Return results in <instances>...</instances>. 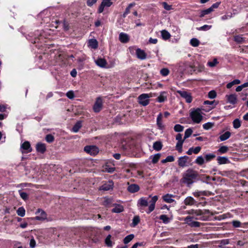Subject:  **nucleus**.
Wrapping results in <instances>:
<instances>
[{"label": "nucleus", "instance_id": "nucleus-1", "mask_svg": "<svg viewBox=\"0 0 248 248\" xmlns=\"http://www.w3.org/2000/svg\"><path fill=\"white\" fill-rule=\"evenodd\" d=\"M198 176L197 172L191 169L187 170L183 175V182L188 186L193 183Z\"/></svg>", "mask_w": 248, "mask_h": 248}, {"label": "nucleus", "instance_id": "nucleus-2", "mask_svg": "<svg viewBox=\"0 0 248 248\" xmlns=\"http://www.w3.org/2000/svg\"><path fill=\"white\" fill-rule=\"evenodd\" d=\"M210 215V212L208 210H195L193 218L195 219L206 221L208 219Z\"/></svg>", "mask_w": 248, "mask_h": 248}, {"label": "nucleus", "instance_id": "nucleus-3", "mask_svg": "<svg viewBox=\"0 0 248 248\" xmlns=\"http://www.w3.org/2000/svg\"><path fill=\"white\" fill-rule=\"evenodd\" d=\"M190 116L193 122L196 124L200 123L203 118L202 109L200 108L192 110L190 113Z\"/></svg>", "mask_w": 248, "mask_h": 248}, {"label": "nucleus", "instance_id": "nucleus-4", "mask_svg": "<svg viewBox=\"0 0 248 248\" xmlns=\"http://www.w3.org/2000/svg\"><path fill=\"white\" fill-rule=\"evenodd\" d=\"M152 97V93H142L138 97L139 103L143 106L149 103V98Z\"/></svg>", "mask_w": 248, "mask_h": 248}, {"label": "nucleus", "instance_id": "nucleus-5", "mask_svg": "<svg viewBox=\"0 0 248 248\" xmlns=\"http://www.w3.org/2000/svg\"><path fill=\"white\" fill-rule=\"evenodd\" d=\"M103 108V100L101 97H98L96 99L93 106V110L95 112H100Z\"/></svg>", "mask_w": 248, "mask_h": 248}, {"label": "nucleus", "instance_id": "nucleus-6", "mask_svg": "<svg viewBox=\"0 0 248 248\" xmlns=\"http://www.w3.org/2000/svg\"><path fill=\"white\" fill-rule=\"evenodd\" d=\"M148 205V200L145 197L140 198L137 202V206L141 212H143V208L147 207Z\"/></svg>", "mask_w": 248, "mask_h": 248}, {"label": "nucleus", "instance_id": "nucleus-7", "mask_svg": "<svg viewBox=\"0 0 248 248\" xmlns=\"http://www.w3.org/2000/svg\"><path fill=\"white\" fill-rule=\"evenodd\" d=\"M20 150L23 154L29 153L32 151L30 142L28 141L24 142L21 144Z\"/></svg>", "mask_w": 248, "mask_h": 248}, {"label": "nucleus", "instance_id": "nucleus-8", "mask_svg": "<svg viewBox=\"0 0 248 248\" xmlns=\"http://www.w3.org/2000/svg\"><path fill=\"white\" fill-rule=\"evenodd\" d=\"M84 151L91 155H95L98 153V148L95 146H86L84 147Z\"/></svg>", "mask_w": 248, "mask_h": 248}, {"label": "nucleus", "instance_id": "nucleus-9", "mask_svg": "<svg viewBox=\"0 0 248 248\" xmlns=\"http://www.w3.org/2000/svg\"><path fill=\"white\" fill-rule=\"evenodd\" d=\"M158 200L157 196H154L152 198L151 200L150 201V205L148 207V209L146 211L147 214H150L152 212L155 208V204L156 201Z\"/></svg>", "mask_w": 248, "mask_h": 248}, {"label": "nucleus", "instance_id": "nucleus-10", "mask_svg": "<svg viewBox=\"0 0 248 248\" xmlns=\"http://www.w3.org/2000/svg\"><path fill=\"white\" fill-rule=\"evenodd\" d=\"M177 93L183 98H185L187 103H191L192 97L189 93L185 91H177Z\"/></svg>", "mask_w": 248, "mask_h": 248}, {"label": "nucleus", "instance_id": "nucleus-11", "mask_svg": "<svg viewBox=\"0 0 248 248\" xmlns=\"http://www.w3.org/2000/svg\"><path fill=\"white\" fill-rule=\"evenodd\" d=\"M111 0H103L101 5L98 8V13H102L105 7H110L112 4V2L111 1Z\"/></svg>", "mask_w": 248, "mask_h": 248}, {"label": "nucleus", "instance_id": "nucleus-12", "mask_svg": "<svg viewBox=\"0 0 248 248\" xmlns=\"http://www.w3.org/2000/svg\"><path fill=\"white\" fill-rule=\"evenodd\" d=\"M36 214H39L35 217V219L37 220H44L46 218V213L40 209H38L36 213Z\"/></svg>", "mask_w": 248, "mask_h": 248}, {"label": "nucleus", "instance_id": "nucleus-13", "mask_svg": "<svg viewBox=\"0 0 248 248\" xmlns=\"http://www.w3.org/2000/svg\"><path fill=\"white\" fill-rule=\"evenodd\" d=\"M189 157L185 155L184 156L180 157L178 158V163L180 167H184L187 166L188 163V159Z\"/></svg>", "mask_w": 248, "mask_h": 248}, {"label": "nucleus", "instance_id": "nucleus-14", "mask_svg": "<svg viewBox=\"0 0 248 248\" xmlns=\"http://www.w3.org/2000/svg\"><path fill=\"white\" fill-rule=\"evenodd\" d=\"M136 54L138 59L140 60H144L146 58V54L144 50L140 48H136Z\"/></svg>", "mask_w": 248, "mask_h": 248}, {"label": "nucleus", "instance_id": "nucleus-15", "mask_svg": "<svg viewBox=\"0 0 248 248\" xmlns=\"http://www.w3.org/2000/svg\"><path fill=\"white\" fill-rule=\"evenodd\" d=\"M168 93L166 92L163 91L160 93L159 95L156 99L158 102L162 103L165 102L167 99Z\"/></svg>", "mask_w": 248, "mask_h": 248}, {"label": "nucleus", "instance_id": "nucleus-16", "mask_svg": "<svg viewBox=\"0 0 248 248\" xmlns=\"http://www.w3.org/2000/svg\"><path fill=\"white\" fill-rule=\"evenodd\" d=\"M162 115L161 113H160L157 117L156 119V124L158 127V128L159 130H163L164 129V125L162 123Z\"/></svg>", "mask_w": 248, "mask_h": 248}, {"label": "nucleus", "instance_id": "nucleus-17", "mask_svg": "<svg viewBox=\"0 0 248 248\" xmlns=\"http://www.w3.org/2000/svg\"><path fill=\"white\" fill-rule=\"evenodd\" d=\"M113 186V183L112 181H109L102 186L100 188L101 190H109L112 188Z\"/></svg>", "mask_w": 248, "mask_h": 248}, {"label": "nucleus", "instance_id": "nucleus-18", "mask_svg": "<svg viewBox=\"0 0 248 248\" xmlns=\"http://www.w3.org/2000/svg\"><path fill=\"white\" fill-rule=\"evenodd\" d=\"M226 98L228 102L232 104H235L237 102V96L234 94L226 95Z\"/></svg>", "mask_w": 248, "mask_h": 248}, {"label": "nucleus", "instance_id": "nucleus-19", "mask_svg": "<svg viewBox=\"0 0 248 248\" xmlns=\"http://www.w3.org/2000/svg\"><path fill=\"white\" fill-rule=\"evenodd\" d=\"M140 189L139 186L137 184H131L129 185L127 187V190L130 193H135L138 191Z\"/></svg>", "mask_w": 248, "mask_h": 248}, {"label": "nucleus", "instance_id": "nucleus-20", "mask_svg": "<svg viewBox=\"0 0 248 248\" xmlns=\"http://www.w3.org/2000/svg\"><path fill=\"white\" fill-rule=\"evenodd\" d=\"M173 197H174L173 195L167 194L164 195L162 198L165 202L170 203L174 202V200L173 199Z\"/></svg>", "mask_w": 248, "mask_h": 248}, {"label": "nucleus", "instance_id": "nucleus-21", "mask_svg": "<svg viewBox=\"0 0 248 248\" xmlns=\"http://www.w3.org/2000/svg\"><path fill=\"white\" fill-rule=\"evenodd\" d=\"M119 38L120 41L123 43H127L129 39L128 35L126 33L123 32L120 33Z\"/></svg>", "mask_w": 248, "mask_h": 248}, {"label": "nucleus", "instance_id": "nucleus-22", "mask_svg": "<svg viewBox=\"0 0 248 248\" xmlns=\"http://www.w3.org/2000/svg\"><path fill=\"white\" fill-rule=\"evenodd\" d=\"M88 45L92 48L96 49L98 47V42L96 39H91L88 41Z\"/></svg>", "mask_w": 248, "mask_h": 248}, {"label": "nucleus", "instance_id": "nucleus-23", "mask_svg": "<svg viewBox=\"0 0 248 248\" xmlns=\"http://www.w3.org/2000/svg\"><path fill=\"white\" fill-rule=\"evenodd\" d=\"M201 150V147L200 146H197L195 148H190L186 152V154L188 155H191L193 153L195 154H198Z\"/></svg>", "mask_w": 248, "mask_h": 248}, {"label": "nucleus", "instance_id": "nucleus-24", "mask_svg": "<svg viewBox=\"0 0 248 248\" xmlns=\"http://www.w3.org/2000/svg\"><path fill=\"white\" fill-rule=\"evenodd\" d=\"M217 163L221 164H228L230 162L228 157L225 156H218L217 158Z\"/></svg>", "mask_w": 248, "mask_h": 248}, {"label": "nucleus", "instance_id": "nucleus-25", "mask_svg": "<svg viewBox=\"0 0 248 248\" xmlns=\"http://www.w3.org/2000/svg\"><path fill=\"white\" fill-rule=\"evenodd\" d=\"M36 148L37 151L42 154H43L46 150L45 144L42 143H37Z\"/></svg>", "mask_w": 248, "mask_h": 248}, {"label": "nucleus", "instance_id": "nucleus-26", "mask_svg": "<svg viewBox=\"0 0 248 248\" xmlns=\"http://www.w3.org/2000/svg\"><path fill=\"white\" fill-rule=\"evenodd\" d=\"M196 202L195 200L192 197H187L184 200V203L186 205H192Z\"/></svg>", "mask_w": 248, "mask_h": 248}, {"label": "nucleus", "instance_id": "nucleus-27", "mask_svg": "<svg viewBox=\"0 0 248 248\" xmlns=\"http://www.w3.org/2000/svg\"><path fill=\"white\" fill-rule=\"evenodd\" d=\"M95 63L100 67H105L107 64V62L104 59L99 58L95 61Z\"/></svg>", "mask_w": 248, "mask_h": 248}, {"label": "nucleus", "instance_id": "nucleus-28", "mask_svg": "<svg viewBox=\"0 0 248 248\" xmlns=\"http://www.w3.org/2000/svg\"><path fill=\"white\" fill-rule=\"evenodd\" d=\"M124 211V207L121 205H116L112 209V212L114 213H121Z\"/></svg>", "mask_w": 248, "mask_h": 248}, {"label": "nucleus", "instance_id": "nucleus-29", "mask_svg": "<svg viewBox=\"0 0 248 248\" xmlns=\"http://www.w3.org/2000/svg\"><path fill=\"white\" fill-rule=\"evenodd\" d=\"M162 148V144L160 141H157L154 143L153 144V148L154 150L159 151Z\"/></svg>", "mask_w": 248, "mask_h": 248}, {"label": "nucleus", "instance_id": "nucleus-30", "mask_svg": "<svg viewBox=\"0 0 248 248\" xmlns=\"http://www.w3.org/2000/svg\"><path fill=\"white\" fill-rule=\"evenodd\" d=\"M161 156L160 154H156L150 156V158L152 159V162L153 164L156 163Z\"/></svg>", "mask_w": 248, "mask_h": 248}, {"label": "nucleus", "instance_id": "nucleus-31", "mask_svg": "<svg viewBox=\"0 0 248 248\" xmlns=\"http://www.w3.org/2000/svg\"><path fill=\"white\" fill-rule=\"evenodd\" d=\"M231 136V133L229 131L225 132L222 135H220L219 139L221 141H224L228 139Z\"/></svg>", "mask_w": 248, "mask_h": 248}, {"label": "nucleus", "instance_id": "nucleus-32", "mask_svg": "<svg viewBox=\"0 0 248 248\" xmlns=\"http://www.w3.org/2000/svg\"><path fill=\"white\" fill-rule=\"evenodd\" d=\"M162 38L164 40L169 39L170 37V33L166 30H163L161 32Z\"/></svg>", "mask_w": 248, "mask_h": 248}, {"label": "nucleus", "instance_id": "nucleus-33", "mask_svg": "<svg viewBox=\"0 0 248 248\" xmlns=\"http://www.w3.org/2000/svg\"><path fill=\"white\" fill-rule=\"evenodd\" d=\"M81 126V122L80 121H78L73 127L72 131L75 133L78 132Z\"/></svg>", "mask_w": 248, "mask_h": 248}, {"label": "nucleus", "instance_id": "nucleus-34", "mask_svg": "<svg viewBox=\"0 0 248 248\" xmlns=\"http://www.w3.org/2000/svg\"><path fill=\"white\" fill-rule=\"evenodd\" d=\"M140 221V218L139 217L137 216H135L132 219V222L131 226L133 227H134L139 224Z\"/></svg>", "mask_w": 248, "mask_h": 248}, {"label": "nucleus", "instance_id": "nucleus-35", "mask_svg": "<svg viewBox=\"0 0 248 248\" xmlns=\"http://www.w3.org/2000/svg\"><path fill=\"white\" fill-rule=\"evenodd\" d=\"M17 214L21 217H23L25 215V210L24 207H20L16 211Z\"/></svg>", "mask_w": 248, "mask_h": 248}, {"label": "nucleus", "instance_id": "nucleus-36", "mask_svg": "<svg viewBox=\"0 0 248 248\" xmlns=\"http://www.w3.org/2000/svg\"><path fill=\"white\" fill-rule=\"evenodd\" d=\"M134 237V235L133 234H129L127 236H126L124 239V243L125 244H127L128 243H129Z\"/></svg>", "mask_w": 248, "mask_h": 248}, {"label": "nucleus", "instance_id": "nucleus-37", "mask_svg": "<svg viewBox=\"0 0 248 248\" xmlns=\"http://www.w3.org/2000/svg\"><path fill=\"white\" fill-rule=\"evenodd\" d=\"M135 5V3H132L128 5L127 7L126 8L125 12L123 14V16L125 17L127 14L130 13V9Z\"/></svg>", "mask_w": 248, "mask_h": 248}, {"label": "nucleus", "instance_id": "nucleus-38", "mask_svg": "<svg viewBox=\"0 0 248 248\" xmlns=\"http://www.w3.org/2000/svg\"><path fill=\"white\" fill-rule=\"evenodd\" d=\"M195 162L199 165H202L204 163V159L202 156H199L195 160Z\"/></svg>", "mask_w": 248, "mask_h": 248}, {"label": "nucleus", "instance_id": "nucleus-39", "mask_svg": "<svg viewBox=\"0 0 248 248\" xmlns=\"http://www.w3.org/2000/svg\"><path fill=\"white\" fill-rule=\"evenodd\" d=\"M190 44L192 46L197 47L199 45L200 42L197 39L194 38L190 40Z\"/></svg>", "mask_w": 248, "mask_h": 248}, {"label": "nucleus", "instance_id": "nucleus-40", "mask_svg": "<svg viewBox=\"0 0 248 248\" xmlns=\"http://www.w3.org/2000/svg\"><path fill=\"white\" fill-rule=\"evenodd\" d=\"M111 236L109 234L107 236L105 239V243L108 247H111L112 246V243L111 241Z\"/></svg>", "mask_w": 248, "mask_h": 248}, {"label": "nucleus", "instance_id": "nucleus-41", "mask_svg": "<svg viewBox=\"0 0 248 248\" xmlns=\"http://www.w3.org/2000/svg\"><path fill=\"white\" fill-rule=\"evenodd\" d=\"M234 40L237 43H242L244 42V39L241 35H236L234 37Z\"/></svg>", "mask_w": 248, "mask_h": 248}, {"label": "nucleus", "instance_id": "nucleus-42", "mask_svg": "<svg viewBox=\"0 0 248 248\" xmlns=\"http://www.w3.org/2000/svg\"><path fill=\"white\" fill-rule=\"evenodd\" d=\"M159 219L163 222V223L165 224L168 223L170 220L169 218L165 215H162L160 216Z\"/></svg>", "mask_w": 248, "mask_h": 248}, {"label": "nucleus", "instance_id": "nucleus-43", "mask_svg": "<svg viewBox=\"0 0 248 248\" xmlns=\"http://www.w3.org/2000/svg\"><path fill=\"white\" fill-rule=\"evenodd\" d=\"M229 150V148L226 146H221L217 150L218 152L220 154H224L227 153Z\"/></svg>", "mask_w": 248, "mask_h": 248}, {"label": "nucleus", "instance_id": "nucleus-44", "mask_svg": "<svg viewBox=\"0 0 248 248\" xmlns=\"http://www.w3.org/2000/svg\"><path fill=\"white\" fill-rule=\"evenodd\" d=\"M193 130L191 128L187 129L185 132L184 140L189 138L192 134Z\"/></svg>", "mask_w": 248, "mask_h": 248}, {"label": "nucleus", "instance_id": "nucleus-45", "mask_svg": "<svg viewBox=\"0 0 248 248\" xmlns=\"http://www.w3.org/2000/svg\"><path fill=\"white\" fill-rule=\"evenodd\" d=\"M187 225L191 227H199L200 223L198 221H191L190 222H187Z\"/></svg>", "mask_w": 248, "mask_h": 248}, {"label": "nucleus", "instance_id": "nucleus-46", "mask_svg": "<svg viewBox=\"0 0 248 248\" xmlns=\"http://www.w3.org/2000/svg\"><path fill=\"white\" fill-rule=\"evenodd\" d=\"M216 155L214 154H207L205 155V160L206 162H209L214 159Z\"/></svg>", "mask_w": 248, "mask_h": 248}, {"label": "nucleus", "instance_id": "nucleus-47", "mask_svg": "<svg viewBox=\"0 0 248 248\" xmlns=\"http://www.w3.org/2000/svg\"><path fill=\"white\" fill-rule=\"evenodd\" d=\"M233 127L235 129L239 128L241 126L240 121L238 119H235L233 122Z\"/></svg>", "mask_w": 248, "mask_h": 248}, {"label": "nucleus", "instance_id": "nucleus-48", "mask_svg": "<svg viewBox=\"0 0 248 248\" xmlns=\"http://www.w3.org/2000/svg\"><path fill=\"white\" fill-rule=\"evenodd\" d=\"M211 12H212V10L211 8H208L206 10H202L200 15V17H202L205 15L210 14Z\"/></svg>", "mask_w": 248, "mask_h": 248}, {"label": "nucleus", "instance_id": "nucleus-49", "mask_svg": "<svg viewBox=\"0 0 248 248\" xmlns=\"http://www.w3.org/2000/svg\"><path fill=\"white\" fill-rule=\"evenodd\" d=\"M184 142H182L181 141H177V143L176 145V149L179 152L182 153V147Z\"/></svg>", "mask_w": 248, "mask_h": 248}, {"label": "nucleus", "instance_id": "nucleus-50", "mask_svg": "<svg viewBox=\"0 0 248 248\" xmlns=\"http://www.w3.org/2000/svg\"><path fill=\"white\" fill-rule=\"evenodd\" d=\"M174 160V158L172 155L168 156L165 159L161 161L162 163H165L168 162H172Z\"/></svg>", "mask_w": 248, "mask_h": 248}, {"label": "nucleus", "instance_id": "nucleus-51", "mask_svg": "<svg viewBox=\"0 0 248 248\" xmlns=\"http://www.w3.org/2000/svg\"><path fill=\"white\" fill-rule=\"evenodd\" d=\"M218 63L217 59H214L213 61L208 62L207 65L211 67L215 66Z\"/></svg>", "mask_w": 248, "mask_h": 248}, {"label": "nucleus", "instance_id": "nucleus-52", "mask_svg": "<svg viewBox=\"0 0 248 248\" xmlns=\"http://www.w3.org/2000/svg\"><path fill=\"white\" fill-rule=\"evenodd\" d=\"M183 129L184 126L179 124H176L174 127V130L176 132H181Z\"/></svg>", "mask_w": 248, "mask_h": 248}, {"label": "nucleus", "instance_id": "nucleus-53", "mask_svg": "<svg viewBox=\"0 0 248 248\" xmlns=\"http://www.w3.org/2000/svg\"><path fill=\"white\" fill-rule=\"evenodd\" d=\"M214 125V124L212 123H207L203 124V128L205 130H208L212 128Z\"/></svg>", "mask_w": 248, "mask_h": 248}, {"label": "nucleus", "instance_id": "nucleus-54", "mask_svg": "<svg viewBox=\"0 0 248 248\" xmlns=\"http://www.w3.org/2000/svg\"><path fill=\"white\" fill-rule=\"evenodd\" d=\"M18 192L21 198L24 200H26L28 198V195L26 192H22V190H18Z\"/></svg>", "mask_w": 248, "mask_h": 248}, {"label": "nucleus", "instance_id": "nucleus-55", "mask_svg": "<svg viewBox=\"0 0 248 248\" xmlns=\"http://www.w3.org/2000/svg\"><path fill=\"white\" fill-rule=\"evenodd\" d=\"M170 71L167 68H163L160 70V74L163 76H167L169 75Z\"/></svg>", "mask_w": 248, "mask_h": 248}, {"label": "nucleus", "instance_id": "nucleus-56", "mask_svg": "<svg viewBox=\"0 0 248 248\" xmlns=\"http://www.w3.org/2000/svg\"><path fill=\"white\" fill-rule=\"evenodd\" d=\"M208 96L209 98L214 99L217 96L216 92L214 90L211 91L209 92Z\"/></svg>", "mask_w": 248, "mask_h": 248}, {"label": "nucleus", "instance_id": "nucleus-57", "mask_svg": "<svg viewBox=\"0 0 248 248\" xmlns=\"http://www.w3.org/2000/svg\"><path fill=\"white\" fill-rule=\"evenodd\" d=\"M212 28V26L211 25H204L201 27H200L198 30H202V31H208L210 30Z\"/></svg>", "mask_w": 248, "mask_h": 248}, {"label": "nucleus", "instance_id": "nucleus-58", "mask_svg": "<svg viewBox=\"0 0 248 248\" xmlns=\"http://www.w3.org/2000/svg\"><path fill=\"white\" fill-rule=\"evenodd\" d=\"M67 97L70 99H73L75 97L74 93L73 91H69L66 93Z\"/></svg>", "mask_w": 248, "mask_h": 248}, {"label": "nucleus", "instance_id": "nucleus-59", "mask_svg": "<svg viewBox=\"0 0 248 248\" xmlns=\"http://www.w3.org/2000/svg\"><path fill=\"white\" fill-rule=\"evenodd\" d=\"M46 140L48 142H51L54 140V137L50 134L47 135L46 137Z\"/></svg>", "mask_w": 248, "mask_h": 248}, {"label": "nucleus", "instance_id": "nucleus-60", "mask_svg": "<svg viewBox=\"0 0 248 248\" xmlns=\"http://www.w3.org/2000/svg\"><path fill=\"white\" fill-rule=\"evenodd\" d=\"M162 4L164 8L167 10H170L172 9L171 6L168 4L166 2H163Z\"/></svg>", "mask_w": 248, "mask_h": 248}, {"label": "nucleus", "instance_id": "nucleus-61", "mask_svg": "<svg viewBox=\"0 0 248 248\" xmlns=\"http://www.w3.org/2000/svg\"><path fill=\"white\" fill-rule=\"evenodd\" d=\"M176 140L178 141H181L182 142H184L185 140L184 139H182V135L181 134H178L176 136Z\"/></svg>", "mask_w": 248, "mask_h": 248}, {"label": "nucleus", "instance_id": "nucleus-62", "mask_svg": "<svg viewBox=\"0 0 248 248\" xmlns=\"http://www.w3.org/2000/svg\"><path fill=\"white\" fill-rule=\"evenodd\" d=\"M232 224L233 227L237 228L240 227L241 223L239 221L234 220L232 222Z\"/></svg>", "mask_w": 248, "mask_h": 248}, {"label": "nucleus", "instance_id": "nucleus-63", "mask_svg": "<svg viewBox=\"0 0 248 248\" xmlns=\"http://www.w3.org/2000/svg\"><path fill=\"white\" fill-rule=\"evenodd\" d=\"M35 246H36V242H35V240L33 238L31 239L30 240V247L31 248H35Z\"/></svg>", "mask_w": 248, "mask_h": 248}, {"label": "nucleus", "instance_id": "nucleus-64", "mask_svg": "<svg viewBox=\"0 0 248 248\" xmlns=\"http://www.w3.org/2000/svg\"><path fill=\"white\" fill-rule=\"evenodd\" d=\"M96 2V0H88L87 1V5L92 6Z\"/></svg>", "mask_w": 248, "mask_h": 248}]
</instances>
